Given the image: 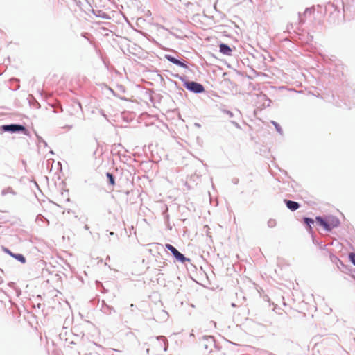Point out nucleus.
Here are the masks:
<instances>
[{
	"label": "nucleus",
	"instance_id": "obj_1",
	"mask_svg": "<svg viewBox=\"0 0 355 355\" xmlns=\"http://www.w3.org/2000/svg\"><path fill=\"white\" fill-rule=\"evenodd\" d=\"M1 129L4 131H8V132H12L21 131L24 135H28V132L27 129L21 125L12 124V125H2Z\"/></svg>",
	"mask_w": 355,
	"mask_h": 355
},
{
	"label": "nucleus",
	"instance_id": "obj_2",
	"mask_svg": "<svg viewBox=\"0 0 355 355\" xmlns=\"http://www.w3.org/2000/svg\"><path fill=\"white\" fill-rule=\"evenodd\" d=\"M165 247L171 252L173 255L175 257V258L178 261H180L182 263H185L186 261H189V259L186 258L182 254H181L172 245L167 243V244L165 245Z\"/></svg>",
	"mask_w": 355,
	"mask_h": 355
},
{
	"label": "nucleus",
	"instance_id": "obj_3",
	"mask_svg": "<svg viewBox=\"0 0 355 355\" xmlns=\"http://www.w3.org/2000/svg\"><path fill=\"white\" fill-rule=\"evenodd\" d=\"M184 86L187 89L195 93H201L205 90L204 87L201 84L193 81L185 83Z\"/></svg>",
	"mask_w": 355,
	"mask_h": 355
},
{
	"label": "nucleus",
	"instance_id": "obj_4",
	"mask_svg": "<svg viewBox=\"0 0 355 355\" xmlns=\"http://www.w3.org/2000/svg\"><path fill=\"white\" fill-rule=\"evenodd\" d=\"M214 346V340L212 338H205L201 343V347L206 349L211 352L212 347Z\"/></svg>",
	"mask_w": 355,
	"mask_h": 355
},
{
	"label": "nucleus",
	"instance_id": "obj_5",
	"mask_svg": "<svg viewBox=\"0 0 355 355\" xmlns=\"http://www.w3.org/2000/svg\"><path fill=\"white\" fill-rule=\"evenodd\" d=\"M317 223L322 226L327 231H330L331 230L333 226H331V225H329L326 220H324L322 218L318 216V217H316L315 218Z\"/></svg>",
	"mask_w": 355,
	"mask_h": 355
},
{
	"label": "nucleus",
	"instance_id": "obj_6",
	"mask_svg": "<svg viewBox=\"0 0 355 355\" xmlns=\"http://www.w3.org/2000/svg\"><path fill=\"white\" fill-rule=\"evenodd\" d=\"M284 202L286 203L287 207L291 211H295L300 207V205L295 201L284 200Z\"/></svg>",
	"mask_w": 355,
	"mask_h": 355
},
{
	"label": "nucleus",
	"instance_id": "obj_7",
	"mask_svg": "<svg viewBox=\"0 0 355 355\" xmlns=\"http://www.w3.org/2000/svg\"><path fill=\"white\" fill-rule=\"evenodd\" d=\"M166 58L168 61H170L171 62H172L175 64L179 65V66H180L182 67H184V68L187 67V65L185 64H184L183 62H182L181 61L178 60V59L175 58L174 57H173L171 55H166Z\"/></svg>",
	"mask_w": 355,
	"mask_h": 355
},
{
	"label": "nucleus",
	"instance_id": "obj_8",
	"mask_svg": "<svg viewBox=\"0 0 355 355\" xmlns=\"http://www.w3.org/2000/svg\"><path fill=\"white\" fill-rule=\"evenodd\" d=\"M220 53L225 55H230L232 53V49L227 44H221L220 45Z\"/></svg>",
	"mask_w": 355,
	"mask_h": 355
},
{
	"label": "nucleus",
	"instance_id": "obj_9",
	"mask_svg": "<svg viewBox=\"0 0 355 355\" xmlns=\"http://www.w3.org/2000/svg\"><path fill=\"white\" fill-rule=\"evenodd\" d=\"M10 254L13 256L15 258H16L18 261H21V263H24L26 262V259L22 254H12V253H10Z\"/></svg>",
	"mask_w": 355,
	"mask_h": 355
},
{
	"label": "nucleus",
	"instance_id": "obj_10",
	"mask_svg": "<svg viewBox=\"0 0 355 355\" xmlns=\"http://www.w3.org/2000/svg\"><path fill=\"white\" fill-rule=\"evenodd\" d=\"M108 180H109V183L114 186L115 184V180H114V176L112 175V174L110 173H107L106 174Z\"/></svg>",
	"mask_w": 355,
	"mask_h": 355
},
{
	"label": "nucleus",
	"instance_id": "obj_11",
	"mask_svg": "<svg viewBox=\"0 0 355 355\" xmlns=\"http://www.w3.org/2000/svg\"><path fill=\"white\" fill-rule=\"evenodd\" d=\"M304 223L309 226V227L311 229V224H313V220L311 219V218H304Z\"/></svg>",
	"mask_w": 355,
	"mask_h": 355
},
{
	"label": "nucleus",
	"instance_id": "obj_12",
	"mask_svg": "<svg viewBox=\"0 0 355 355\" xmlns=\"http://www.w3.org/2000/svg\"><path fill=\"white\" fill-rule=\"evenodd\" d=\"M349 261L355 266V253L351 252L349 254Z\"/></svg>",
	"mask_w": 355,
	"mask_h": 355
},
{
	"label": "nucleus",
	"instance_id": "obj_13",
	"mask_svg": "<svg viewBox=\"0 0 355 355\" xmlns=\"http://www.w3.org/2000/svg\"><path fill=\"white\" fill-rule=\"evenodd\" d=\"M275 225H276V221L275 220H270L268 221V225L270 227H274V226H275Z\"/></svg>",
	"mask_w": 355,
	"mask_h": 355
},
{
	"label": "nucleus",
	"instance_id": "obj_14",
	"mask_svg": "<svg viewBox=\"0 0 355 355\" xmlns=\"http://www.w3.org/2000/svg\"><path fill=\"white\" fill-rule=\"evenodd\" d=\"M273 123H274L275 126L276 127L277 130L279 132H280V128H279L278 124H277V123H275V122H273Z\"/></svg>",
	"mask_w": 355,
	"mask_h": 355
}]
</instances>
